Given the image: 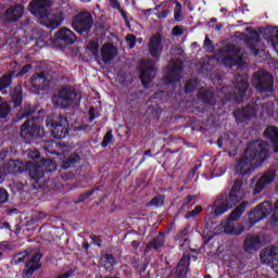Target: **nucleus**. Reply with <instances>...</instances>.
<instances>
[{"mask_svg": "<svg viewBox=\"0 0 278 278\" xmlns=\"http://www.w3.org/2000/svg\"><path fill=\"white\" fill-rule=\"evenodd\" d=\"M8 191L5 189H0V205H3V203H8Z\"/></svg>", "mask_w": 278, "mask_h": 278, "instance_id": "c03bdc74", "label": "nucleus"}, {"mask_svg": "<svg viewBox=\"0 0 278 278\" xmlns=\"http://www.w3.org/2000/svg\"><path fill=\"white\" fill-rule=\"evenodd\" d=\"M27 252H21L18 254H15L12 260V264H21V262L25 261V257L27 256Z\"/></svg>", "mask_w": 278, "mask_h": 278, "instance_id": "e433bc0d", "label": "nucleus"}, {"mask_svg": "<svg viewBox=\"0 0 278 278\" xmlns=\"http://www.w3.org/2000/svg\"><path fill=\"white\" fill-rule=\"evenodd\" d=\"M126 42H127L129 49H134L136 47V36L127 35Z\"/></svg>", "mask_w": 278, "mask_h": 278, "instance_id": "79ce46f5", "label": "nucleus"}, {"mask_svg": "<svg viewBox=\"0 0 278 278\" xmlns=\"http://www.w3.org/2000/svg\"><path fill=\"white\" fill-rule=\"evenodd\" d=\"M223 142H225V137H223L222 139L218 140L219 147H220V144H223Z\"/></svg>", "mask_w": 278, "mask_h": 278, "instance_id": "4d7b16f0", "label": "nucleus"}, {"mask_svg": "<svg viewBox=\"0 0 278 278\" xmlns=\"http://www.w3.org/2000/svg\"><path fill=\"white\" fill-rule=\"evenodd\" d=\"M188 199H189V201H192V197H189Z\"/></svg>", "mask_w": 278, "mask_h": 278, "instance_id": "69168bd1", "label": "nucleus"}, {"mask_svg": "<svg viewBox=\"0 0 278 278\" xmlns=\"http://www.w3.org/2000/svg\"><path fill=\"white\" fill-rule=\"evenodd\" d=\"M111 8H114V10H118V12L122 14L123 18L127 21V13L123 11V8H121V3H118V0H109Z\"/></svg>", "mask_w": 278, "mask_h": 278, "instance_id": "c9c22d12", "label": "nucleus"}, {"mask_svg": "<svg viewBox=\"0 0 278 278\" xmlns=\"http://www.w3.org/2000/svg\"><path fill=\"white\" fill-rule=\"evenodd\" d=\"M21 136L22 138H27V136H40V128L36 125L34 119H28L22 126Z\"/></svg>", "mask_w": 278, "mask_h": 278, "instance_id": "2eb2a0df", "label": "nucleus"}, {"mask_svg": "<svg viewBox=\"0 0 278 278\" xmlns=\"http://www.w3.org/2000/svg\"><path fill=\"white\" fill-rule=\"evenodd\" d=\"M264 136L273 142L274 151L278 153V128L275 126L267 127L264 131Z\"/></svg>", "mask_w": 278, "mask_h": 278, "instance_id": "aec40b11", "label": "nucleus"}, {"mask_svg": "<svg viewBox=\"0 0 278 278\" xmlns=\"http://www.w3.org/2000/svg\"><path fill=\"white\" fill-rule=\"evenodd\" d=\"M118 50L112 43H105L101 49V58L104 64H110L116 58Z\"/></svg>", "mask_w": 278, "mask_h": 278, "instance_id": "f3484780", "label": "nucleus"}, {"mask_svg": "<svg viewBox=\"0 0 278 278\" xmlns=\"http://www.w3.org/2000/svg\"><path fill=\"white\" fill-rule=\"evenodd\" d=\"M164 245V235H160L154 241L153 247L154 249H160V247Z\"/></svg>", "mask_w": 278, "mask_h": 278, "instance_id": "37998d69", "label": "nucleus"}, {"mask_svg": "<svg viewBox=\"0 0 278 278\" xmlns=\"http://www.w3.org/2000/svg\"><path fill=\"white\" fill-rule=\"evenodd\" d=\"M241 188V180H237L233 184L227 200L218 199L215 201L214 205L211 207V212L214 214V216H222V214H225V212H228L229 210H231V207H235V205H238V203L242 201V198L244 197V191H242Z\"/></svg>", "mask_w": 278, "mask_h": 278, "instance_id": "f03ea898", "label": "nucleus"}, {"mask_svg": "<svg viewBox=\"0 0 278 278\" xmlns=\"http://www.w3.org/2000/svg\"><path fill=\"white\" fill-rule=\"evenodd\" d=\"M21 161H11L9 163L8 173H21Z\"/></svg>", "mask_w": 278, "mask_h": 278, "instance_id": "f704fd0d", "label": "nucleus"}, {"mask_svg": "<svg viewBox=\"0 0 278 278\" xmlns=\"http://www.w3.org/2000/svg\"><path fill=\"white\" fill-rule=\"evenodd\" d=\"M3 257V252L0 251V258Z\"/></svg>", "mask_w": 278, "mask_h": 278, "instance_id": "0e129e2a", "label": "nucleus"}, {"mask_svg": "<svg viewBox=\"0 0 278 278\" xmlns=\"http://www.w3.org/2000/svg\"><path fill=\"white\" fill-rule=\"evenodd\" d=\"M242 60V53H240V50H236L230 54V56L224 59V64H227L228 66H233L235 64H238Z\"/></svg>", "mask_w": 278, "mask_h": 278, "instance_id": "bb28decb", "label": "nucleus"}, {"mask_svg": "<svg viewBox=\"0 0 278 278\" xmlns=\"http://www.w3.org/2000/svg\"><path fill=\"white\" fill-rule=\"evenodd\" d=\"M170 14L169 10L163 9V11L156 14L157 18H166Z\"/></svg>", "mask_w": 278, "mask_h": 278, "instance_id": "09e8293b", "label": "nucleus"}, {"mask_svg": "<svg viewBox=\"0 0 278 278\" xmlns=\"http://www.w3.org/2000/svg\"><path fill=\"white\" fill-rule=\"evenodd\" d=\"M219 233H228L229 236H240L244 231V226L238 224L233 225L231 220H224L217 226Z\"/></svg>", "mask_w": 278, "mask_h": 278, "instance_id": "9b49d317", "label": "nucleus"}, {"mask_svg": "<svg viewBox=\"0 0 278 278\" xmlns=\"http://www.w3.org/2000/svg\"><path fill=\"white\" fill-rule=\"evenodd\" d=\"M204 47H205V49H206V51H208V52H211L212 50H213V48H212V41L210 40V38H205V40H204Z\"/></svg>", "mask_w": 278, "mask_h": 278, "instance_id": "603ef678", "label": "nucleus"}, {"mask_svg": "<svg viewBox=\"0 0 278 278\" xmlns=\"http://www.w3.org/2000/svg\"><path fill=\"white\" fill-rule=\"evenodd\" d=\"M205 278H210V276H205Z\"/></svg>", "mask_w": 278, "mask_h": 278, "instance_id": "774afa93", "label": "nucleus"}, {"mask_svg": "<svg viewBox=\"0 0 278 278\" xmlns=\"http://www.w3.org/2000/svg\"><path fill=\"white\" fill-rule=\"evenodd\" d=\"M28 157L30 160H36L37 157H40V152H38V150H33L28 152Z\"/></svg>", "mask_w": 278, "mask_h": 278, "instance_id": "8fccbe9b", "label": "nucleus"}, {"mask_svg": "<svg viewBox=\"0 0 278 278\" xmlns=\"http://www.w3.org/2000/svg\"><path fill=\"white\" fill-rule=\"evenodd\" d=\"M244 210H247V202H242L240 205H238L233 212L230 214V219L228 220H239L240 216H242V214H244Z\"/></svg>", "mask_w": 278, "mask_h": 278, "instance_id": "cd10ccee", "label": "nucleus"}, {"mask_svg": "<svg viewBox=\"0 0 278 278\" xmlns=\"http://www.w3.org/2000/svg\"><path fill=\"white\" fill-rule=\"evenodd\" d=\"M194 88H197V83L189 81V83H187V85L185 87V92L190 93V92H192V90H194Z\"/></svg>", "mask_w": 278, "mask_h": 278, "instance_id": "49530a36", "label": "nucleus"}, {"mask_svg": "<svg viewBox=\"0 0 278 278\" xmlns=\"http://www.w3.org/2000/svg\"><path fill=\"white\" fill-rule=\"evenodd\" d=\"M0 184H3V175L0 174Z\"/></svg>", "mask_w": 278, "mask_h": 278, "instance_id": "13d9d810", "label": "nucleus"}, {"mask_svg": "<svg viewBox=\"0 0 278 278\" xmlns=\"http://www.w3.org/2000/svg\"><path fill=\"white\" fill-rule=\"evenodd\" d=\"M73 274L71 273V271H66V273H64V274H62V275H59L56 278H68V277H71Z\"/></svg>", "mask_w": 278, "mask_h": 278, "instance_id": "6e6d98bb", "label": "nucleus"}, {"mask_svg": "<svg viewBox=\"0 0 278 278\" xmlns=\"http://www.w3.org/2000/svg\"><path fill=\"white\" fill-rule=\"evenodd\" d=\"M268 155V142L254 141L249 144L244 151L243 157L237 165V170L241 172V175H247L251 170V166L264 162Z\"/></svg>", "mask_w": 278, "mask_h": 278, "instance_id": "f257e3e1", "label": "nucleus"}, {"mask_svg": "<svg viewBox=\"0 0 278 278\" xmlns=\"http://www.w3.org/2000/svg\"><path fill=\"white\" fill-rule=\"evenodd\" d=\"M8 114H10V105L5 102L0 103V118L8 116Z\"/></svg>", "mask_w": 278, "mask_h": 278, "instance_id": "4c0bfd02", "label": "nucleus"}, {"mask_svg": "<svg viewBox=\"0 0 278 278\" xmlns=\"http://www.w3.org/2000/svg\"><path fill=\"white\" fill-rule=\"evenodd\" d=\"M249 88V81H247V77L238 78L236 89L239 90L240 93L247 92Z\"/></svg>", "mask_w": 278, "mask_h": 278, "instance_id": "2f4dec72", "label": "nucleus"}, {"mask_svg": "<svg viewBox=\"0 0 278 278\" xmlns=\"http://www.w3.org/2000/svg\"><path fill=\"white\" fill-rule=\"evenodd\" d=\"M75 40V33L68 28H63L56 33L53 40V47H66V45H73Z\"/></svg>", "mask_w": 278, "mask_h": 278, "instance_id": "6e6552de", "label": "nucleus"}, {"mask_svg": "<svg viewBox=\"0 0 278 278\" xmlns=\"http://www.w3.org/2000/svg\"><path fill=\"white\" fill-rule=\"evenodd\" d=\"M155 77V61H146L140 66V79L144 88H149V84Z\"/></svg>", "mask_w": 278, "mask_h": 278, "instance_id": "0eeeda50", "label": "nucleus"}, {"mask_svg": "<svg viewBox=\"0 0 278 278\" xmlns=\"http://www.w3.org/2000/svg\"><path fill=\"white\" fill-rule=\"evenodd\" d=\"M200 212H203V207H202L201 205H198V206L194 207L193 211L189 212V213L185 216V218H192V217H194V216H199V213H200Z\"/></svg>", "mask_w": 278, "mask_h": 278, "instance_id": "ea45409f", "label": "nucleus"}, {"mask_svg": "<svg viewBox=\"0 0 278 278\" xmlns=\"http://www.w3.org/2000/svg\"><path fill=\"white\" fill-rule=\"evenodd\" d=\"M12 77H14V72L0 78V92L5 90V88H9L10 84H12Z\"/></svg>", "mask_w": 278, "mask_h": 278, "instance_id": "c756f323", "label": "nucleus"}, {"mask_svg": "<svg viewBox=\"0 0 278 278\" xmlns=\"http://www.w3.org/2000/svg\"><path fill=\"white\" fill-rule=\"evenodd\" d=\"M217 29H220V26H218Z\"/></svg>", "mask_w": 278, "mask_h": 278, "instance_id": "338daca9", "label": "nucleus"}, {"mask_svg": "<svg viewBox=\"0 0 278 278\" xmlns=\"http://www.w3.org/2000/svg\"><path fill=\"white\" fill-rule=\"evenodd\" d=\"M23 5H12L4 12L2 16L0 15V18H2L4 23H16V21H20L21 17L23 16Z\"/></svg>", "mask_w": 278, "mask_h": 278, "instance_id": "f8f14e48", "label": "nucleus"}, {"mask_svg": "<svg viewBox=\"0 0 278 278\" xmlns=\"http://www.w3.org/2000/svg\"><path fill=\"white\" fill-rule=\"evenodd\" d=\"M14 249V245L12 243H9L8 241H3L0 243V251L3 253V251H12Z\"/></svg>", "mask_w": 278, "mask_h": 278, "instance_id": "a19ab883", "label": "nucleus"}, {"mask_svg": "<svg viewBox=\"0 0 278 278\" xmlns=\"http://www.w3.org/2000/svg\"><path fill=\"white\" fill-rule=\"evenodd\" d=\"M179 71H181V63L173 65L169 70V74L166 76V80L168 83H173L175 81V75H177V73H179Z\"/></svg>", "mask_w": 278, "mask_h": 278, "instance_id": "7c9ffc66", "label": "nucleus"}, {"mask_svg": "<svg viewBox=\"0 0 278 278\" xmlns=\"http://www.w3.org/2000/svg\"><path fill=\"white\" fill-rule=\"evenodd\" d=\"M31 71V65H26L22 68V71L17 74V77H23V75H27Z\"/></svg>", "mask_w": 278, "mask_h": 278, "instance_id": "de8ad7c7", "label": "nucleus"}, {"mask_svg": "<svg viewBox=\"0 0 278 278\" xmlns=\"http://www.w3.org/2000/svg\"><path fill=\"white\" fill-rule=\"evenodd\" d=\"M77 100V92L71 88L62 89L58 96L52 98V103L56 108H68Z\"/></svg>", "mask_w": 278, "mask_h": 278, "instance_id": "20e7f679", "label": "nucleus"}, {"mask_svg": "<svg viewBox=\"0 0 278 278\" xmlns=\"http://www.w3.org/2000/svg\"><path fill=\"white\" fill-rule=\"evenodd\" d=\"M172 33H173V36H181V34H184V29H181V27L179 26H175Z\"/></svg>", "mask_w": 278, "mask_h": 278, "instance_id": "3c124183", "label": "nucleus"}, {"mask_svg": "<svg viewBox=\"0 0 278 278\" xmlns=\"http://www.w3.org/2000/svg\"><path fill=\"white\" fill-rule=\"evenodd\" d=\"M51 132L54 138H66L68 136V119L65 117H56L51 124Z\"/></svg>", "mask_w": 278, "mask_h": 278, "instance_id": "1a4fd4ad", "label": "nucleus"}, {"mask_svg": "<svg viewBox=\"0 0 278 278\" xmlns=\"http://www.w3.org/2000/svg\"><path fill=\"white\" fill-rule=\"evenodd\" d=\"M40 254H35L30 261L26 263V270L23 271L22 277L23 278H31V275H34L35 270H38L40 268Z\"/></svg>", "mask_w": 278, "mask_h": 278, "instance_id": "6ab92c4d", "label": "nucleus"}, {"mask_svg": "<svg viewBox=\"0 0 278 278\" xmlns=\"http://www.w3.org/2000/svg\"><path fill=\"white\" fill-rule=\"evenodd\" d=\"M150 205H154V207H162L164 205V197L157 195L151 200Z\"/></svg>", "mask_w": 278, "mask_h": 278, "instance_id": "58836bf2", "label": "nucleus"}, {"mask_svg": "<svg viewBox=\"0 0 278 278\" xmlns=\"http://www.w3.org/2000/svg\"><path fill=\"white\" fill-rule=\"evenodd\" d=\"M274 223H278V200L275 205L274 216H273Z\"/></svg>", "mask_w": 278, "mask_h": 278, "instance_id": "864d4df0", "label": "nucleus"}, {"mask_svg": "<svg viewBox=\"0 0 278 278\" xmlns=\"http://www.w3.org/2000/svg\"><path fill=\"white\" fill-rule=\"evenodd\" d=\"M79 160H80L79 155H75L74 157H72L70 160V163L71 164H77L79 162Z\"/></svg>", "mask_w": 278, "mask_h": 278, "instance_id": "5fc2aeb1", "label": "nucleus"}, {"mask_svg": "<svg viewBox=\"0 0 278 278\" xmlns=\"http://www.w3.org/2000/svg\"><path fill=\"white\" fill-rule=\"evenodd\" d=\"M30 84L37 90H45L47 88V78L42 74H35L30 79Z\"/></svg>", "mask_w": 278, "mask_h": 278, "instance_id": "5701e85b", "label": "nucleus"}, {"mask_svg": "<svg viewBox=\"0 0 278 278\" xmlns=\"http://www.w3.org/2000/svg\"><path fill=\"white\" fill-rule=\"evenodd\" d=\"M150 154H151V151H147V152H146V155H150Z\"/></svg>", "mask_w": 278, "mask_h": 278, "instance_id": "e2e57ef3", "label": "nucleus"}, {"mask_svg": "<svg viewBox=\"0 0 278 278\" xmlns=\"http://www.w3.org/2000/svg\"><path fill=\"white\" fill-rule=\"evenodd\" d=\"M47 151H50L51 153H53V151L49 150V144L46 147Z\"/></svg>", "mask_w": 278, "mask_h": 278, "instance_id": "680f3d73", "label": "nucleus"}, {"mask_svg": "<svg viewBox=\"0 0 278 278\" xmlns=\"http://www.w3.org/2000/svg\"><path fill=\"white\" fill-rule=\"evenodd\" d=\"M48 7L49 0H34L29 4V12H31L34 16H45V13L47 14V11H45V9Z\"/></svg>", "mask_w": 278, "mask_h": 278, "instance_id": "a211bd4d", "label": "nucleus"}, {"mask_svg": "<svg viewBox=\"0 0 278 278\" xmlns=\"http://www.w3.org/2000/svg\"><path fill=\"white\" fill-rule=\"evenodd\" d=\"M261 262L267 264L270 268L278 266V249L267 248L265 251L261 252Z\"/></svg>", "mask_w": 278, "mask_h": 278, "instance_id": "ddd939ff", "label": "nucleus"}, {"mask_svg": "<svg viewBox=\"0 0 278 278\" xmlns=\"http://www.w3.org/2000/svg\"><path fill=\"white\" fill-rule=\"evenodd\" d=\"M92 121H94V116H90V122L92 123Z\"/></svg>", "mask_w": 278, "mask_h": 278, "instance_id": "052dcab7", "label": "nucleus"}, {"mask_svg": "<svg viewBox=\"0 0 278 278\" xmlns=\"http://www.w3.org/2000/svg\"><path fill=\"white\" fill-rule=\"evenodd\" d=\"M175 3L178 2L173 0H166L165 2H162L159 7H156L155 10H160V8H162V10H168L170 14V12H173V8H175Z\"/></svg>", "mask_w": 278, "mask_h": 278, "instance_id": "72a5a7b5", "label": "nucleus"}, {"mask_svg": "<svg viewBox=\"0 0 278 278\" xmlns=\"http://www.w3.org/2000/svg\"><path fill=\"white\" fill-rule=\"evenodd\" d=\"M253 86L261 92H270L273 90V76L261 70L254 74Z\"/></svg>", "mask_w": 278, "mask_h": 278, "instance_id": "39448f33", "label": "nucleus"}, {"mask_svg": "<svg viewBox=\"0 0 278 278\" xmlns=\"http://www.w3.org/2000/svg\"><path fill=\"white\" fill-rule=\"evenodd\" d=\"M273 212V205L270 202H264L256 206V208L250 213L249 215V225L250 227H253V225H257L260 220H264L268 214Z\"/></svg>", "mask_w": 278, "mask_h": 278, "instance_id": "423d86ee", "label": "nucleus"}, {"mask_svg": "<svg viewBox=\"0 0 278 278\" xmlns=\"http://www.w3.org/2000/svg\"><path fill=\"white\" fill-rule=\"evenodd\" d=\"M114 264V256L112 254H103L100 258V265L106 270H112Z\"/></svg>", "mask_w": 278, "mask_h": 278, "instance_id": "a878e982", "label": "nucleus"}, {"mask_svg": "<svg viewBox=\"0 0 278 278\" xmlns=\"http://www.w3.org/2000/svg\"><path fill=\"white\" fill-rule=\"evenodd\" d=\"M73 25L78 34H84V31H88L92 27V18L88 14L79 15Z\"/></svg>", "mask_w": 278, "mask_h": 278, "instance_id": "4468645a", "label": "nucleus"}, {"mask_svg": "<svg viewBox=\"0 0 278 278\" xmlns=\"http://www.w3.org/2000/svg\"><path fill=\"white\" fill-rule=\"evenodd\" d=\"M51 147H58V143H54V142H50Z\"/></svg>", "mask_w": 278, "mask_h": 278, "instance_id": "bf43d9fd", "label": "nucleus"}, {"mask_svg": "<svg viewBox=\"0 0 278 278\" xmlns=\"http://www.w3.org/2000/svg\"><path fill=\"white\" fill-rule=\"evenodd\" d=\"M188 266H190V257L182 256L176 267V273L179 277H186L188 275Z\"/></svg>", "mask_w": 278, "mask_h": 278, "instance_id": "b1692460", "label": "nucleus"}, {"mask_svg": "<svg viewBox=\"0 0 278 278\" xmlns=\"http://www.w3.org/2000/svg\"><path fill=\"white\" fill-rule=\"evenodd\" d=\"M26 168L31 177V179H41L42 175L46 173H50V170H55V164L53 161L47 159L41 161V164L38 165L34 162H28L26 164Z\"/></svg>", "mask_w": 278, "mask_h": 278, "instance_id": "7ed1b4c3", "label": "nucleus"}, {"mask_svg": "<svg viewBox=\"0 0 278 278\" xmlns=\"http://www.w3.org/2000/svg\"><path fill=\"white\" fill-rule=\"evenodd\" d=\"M42 16V23L48 29H58L62 22L64 21V14L62 11H55L52 13H45Z\"/></svg>", "mask_w": 278, "mask_h": 278, "instance_id": "9d476101", "label": "nucleus"}, {"mask_svg": "<svg viewBox=\"0 0 278 278\" xmlns=\"http://www.w3.org/2000/svg\"><path fill=\"white\" fill-rule=\"evenodd\" d=\"M112 138H113L112 131H108L102 141V147H108L110 142H112Z\"/></svg>", "mask_w": 278, "mask_h": 278, "instance_id": "a18cd8bd", "label": "nucleus"}, {"mask_svg": "<svg viewBox=\"0 0 278 278\" xmlns=\"http://www.w3.org/2000/svg\"><path fill=\"white\" fill-rule=\"evenodd\" d=\"M174 18L175 21H178V22H181L184 20V12L181 8V3L179 2H175Z\"/></svg>", "mask_w": 278, "mask_h": 278, "instance_id": "473e14b6", "label": "nucleus"}, {"mask_svg": "<svg viewBox=\"0 0 278 278\" xmlns=\"http://www.w3.org/2000/svg\"><path fill=\"white\" fill-rule=\"evenodd\" d=\"M87 53L89 54V58H97V55H99V43L90 41L87 45Z\"/></svg>", "mask_w": 278, "mask_h": 278, "instance_id": "c85d7f7f", "label": "nucleus"}, {"mask_svg": "<svg viewBox=\"0 0 278 278\" xmlns=\"http://www.w3.org/2000/svg\"><path fill=\"white\" fill-rule=\"evenodd\" d=\"M149 52L152 58L159 59L162 55V36L154 35L149 43Z\"/></svg>", "mask_w": 278, "mask_h": 278, "instance_id": "dca6fc26", "label": "nucleus"}, {"mask_svg": "<svg viewBox=\"0 0 278 278\" xmlns=\"http://www.w3.org/2000/svg\"><path fill=\"white\" fill-rule=\"evenodd\" d=\"M275 181V172H269L265 174L256 184L255 192H261L264 190V186H268V184H273Z\"/></svg>", "mask_w": 278, "mask_h": 278, "instance_id": "4be33fe9", "label": "nucleus"}, {"mask_svg": "<svg viewBox=\"0 0 278 278\" xmlns=\"http://www.w3.org/2000/svg\"><path fill=\"white\" fill-rule=\"evenodd\" d=\"M11 103L14 104L15 108H18L21 103H23V88L17 86L11 92Z\"/></svg>", "mask_w": 278, "mask_h": 278, "instance_id": "393cba45", "label": "nucleus"}, {"mask_svg": "<svg viewBox=\"0 0 278 278\" xmlns=\"http://www.w3.org/2000/svg\"><path fill=\"white\" fill-rule=\"evenodd\" d=\"M260 249V237L257 236H248L244 240V250L247 253H253Z\"/></svg>", "mask_w": 278, "mask_h": 278, "instance_id": "412c9836", "label": "nucleus"}]
</instances>
